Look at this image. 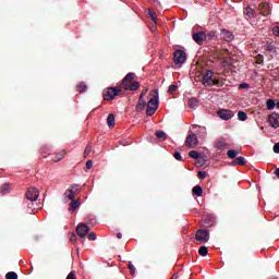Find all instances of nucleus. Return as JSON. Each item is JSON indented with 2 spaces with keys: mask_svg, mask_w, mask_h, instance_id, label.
Masks as SVG:
<instances>
[{
  "mask_svg": "<svg viewBox=\"0 0 279 279\" xmlns=\"http://www.w3.org/2000/svg\"><path fill=\"white\" fill-rule=\"evenodd\" d=\"M158 106H160L159 95H158V90H155L153 93V97L148 100L146 106L147 117H154V114H156V110H158Z\"/></svg>",
  "mask_w": 279,
  "mask_h": 279,
  "instance_id": "nucleus-1",
  "label": "nucleus"
},
{
  "mask_svg": "<svg viewBox=\"0 0 279 279\" xmlns=\"http://www.w3.org/2000/svg\"><path fill=\"white\" fill-rule=\"evenodd\" d=\"M219 78H215V72L213 70H207L203 74V86H219Z\"/></svg>",
  "mask_w": 279,
  "mask_h": 279,
  "instance_id": "nucleus-2",
  "label": "nucleus"
},
{
  "mask_svg": "<svg viewBox=\"0 0 279 279\" xmlns=\"http://www.w3.org/2000/svg\"><path fill=\"white\" fill-rule=\"evenodd\" d=\"M121 93V88L119 87H109L102 92V97L105 101H112L117 95Z\"/></svg>",
  "mask_w": 279,
  "mask_h": 279,
  "instance_id": "nucleus-3",
  "label": "nucleus"
},
{
  "mask_svg": "<svg viewBox=\"0 0 279 279\" xmlns=\"http://www.w3.org/2000/svg\"><path fill=\"white\" fill-rule=\"evenodd\" d=\"M174 64L182 65L184 62H186V52H184L182 49H178L174 51Z\"/></svg>",
  "mask_w": 279,
  "mask_h": 279,
  "instance_id": "nucleus-4",
  "label": "nucleus"
},
{
  "mask_svg": "<svg viewBox=\"0 0 279 279\" xmlns=\"http://www.w3.org/2000/svg\"><path fill=\"white\" fill-rule=\"evenodd\" d=\"M196 241H201V243H208V241H210V233L208 232V230H198L196 232Z\"/></svg>",
  "mask_w": 279,
  "mask_h": 279,
  "instance_id": "nucleus-5",
  "label": "nucleus"
},
{
  "mask_svg": "<svg viewBox=\"0 0 279 279\" xmlns=\"http://www.w3.org/2000/svg\"><path fill=\"white\" fill-rule=\"evenodd\" d=\"M147 90L148 89H143L140 95V99L135 107L137 112H143V110H145V107L147 106V102H145V99H144L145 95H147Z\"/></svg>",
  "mask_w": 279,
  "mask_h": 279,
  "instance_id": "nucleus-6",
  "label": "nucleus"
},
{
  "mask_svg": "<svg viewBox=\"0 0 279 279\" xmlns=\"http://www.w3.org/2000/svg\"><path fill=\"white\" fill-rule=\"evenodd\" d=\"M88 232H90V228L87 227L86 223L81 222L77 228H76V234L77 236H80L81 239H85L86 234H88Z\"/></svg>",
  "mask_w": 279,
  "mask_h": 279,
  "instance_id": "nucleus-7",
  "label": "nucleus"
},
{
  "mask_svg": "<svg viewBox=\"0 0 279 279\" xmlns=\"http://www.w3.org/2000/svg\"><path fill=\"white\" fill-rule=\"evenodd\" d=\"M199 143V140H197V135L190 134L186 137L185 146L190 147V149H195L197 147V144Z\"/></svg>",
  "mask_w": 279,
  "mask_h": 279,
  "instance_id": "nucleus-8",
  "label": "nucleus"
},
{
  "mask_svg": "<svg viewBox=\"0 0 279 279\" xmlns=\"http://www.w3.org/2000/svg\"><path fill=\"white\" fill-rule=\"evenodd\" d=\"M40 197V192L36 187H31L26 192V199L28 202H36Z\"/></svg>",
  "mask_w": 279,
  "mask_h": 279,
  "instance_id": "nucleus-9",
  "label": "nucleus"
},
{
  "mask_svg": "<svg viewBox=\"0 0 279 279\" xmlns=\"http://www.w3.org/2000/svg\"><path fill=\"white\" fill-rule=\"evenodd\" d=\"M218 117L223 121H230L234 117V111L230 109H221L218 111Z\"/></svg>",
  "mask_w": 279,
  "mask_h": 279,
  "instance_id": "nucleus-10",
  "label": "nucleus"
},
{
  "mask_svg": "<svg viewBox=\"0 0 279 279\" xmlns=\"http://www.w3.org/2000/svg\"><path fill=\"white\" fill-rule=\"evenodd\" d=\"M77 191H80V185L73 184L65 191L64 195L68 199H75V193H77Z\"/></svg>",
  "mask_w": 279,
  "mask_h": 279,
  "instance_id": "nucleus-11",
  "label": "nucleus"
},
{
  "mask_svg": "<svg viewBox=\"0 0 279 279\" xmlns=\"http://www.w3.org/2000/svg\"><path fill=\"white\" fill-rule=\"evenodd\" d=\"M220 38L226 43H232V40H234V35H232V33L228 29H221Z\"/></svg>",
  "mask_w": 279,
  "mask_h": 279,
  "instance_id": "nucleus-12",
  "label": "nucleus"
},
{
  "mask_svg": "<svg viewBox=\"0 0 279 279\" xmlns=\"http://www.w3.org/2000/svg\"><path fill=\"white\" fill-rule=\"evenodd\" d=\"M193 40L196 41L197 45H204V40H206V33L204 32L194 33Z\"/></svg>",
  "mask_w": 279,
  "mask_h": 279,
  "instance_id": "nucleus-13",
  "label": "nucleus"
},
{
  "mask_svg": "<svg viewBox=\"0 0 279 279\" xmlns=\"http://www.w3.org/2000/svg\"><path fill=\"white\" fill-rule=\"evenodd\" d=\"M124 90H138L141 88V83L138 82H129L123 85Z\"/></svg>",
  "mask_w": 279,
  "mask_h": 279,
  "instance_id": "nucleus-14",
  "label": "nucleus"
},
{
  "mask_svg": "<svg viewBox=\"0 0 279 279\" xmlns=\"http://www.w3.org/2000/svg\"><path fill=\"white\" fill-rule=\"evenodd\" d=\"M258 10L263 16H269V14H271V9L267 3H259Z\"/></svg>",
  "mask_w": 279,
  "mask_h": 279,
  "instance_id": "nucleus-15",
  "label": "nucleus"
},
{
  "mask_svg": "<svg viewBox=\"0 0 279 279\" xmlns=\"http://www.w3.org/2000/svg\"><path fill=\"white\" fill-rule=\"evenodd\" d=\"M268 121L270 123V126L274 128L275 130L278 129L279 126V114L278 113H272L269 116Z\"/></svg>",
  "mask_w": 279,
  "mask_h": 279,
  "instance_id": "nucleus-16",
  "label": "nucleus"
},
{
  "mask_svg": "<svg viewBox=\"0 0 279 279\" xmlns=\"http://www.w3.org/2000/svg\"><path fill=\"white\" fill-rule=\"evenodd\" d=\"M215 145H216V148L220 149V150H223V149L228 148V142L223 137H220V138L216 140Z\"/></svg>",
  "mask_w": 279,
  "mask_h": 279,
  "instance_id": "nucleus-17",
  "label": "nucleus"
},
{
  "mask_svg": "<svg viewBox=\"0 0 279 279\" xmlns=\"http://www.w3.org/2000/svg\"><path fill=\"white\" fill-rule=\"evenodd\" d=\"M217 31H210L207 34L205 33V40L210 41V40H217Z\"/></svg>",
  "mask_w": 279,
  "mask_h": 279,
  "instance_id": "nucleus-18",
  "label": "nucleus"
},
{
  "mask_svg": "<svg viewBox=\"0 0 279 279\" xmlns=\"http://www.w3.org/2000/svg\"><path fill=\"white\" fill-rule=\"evenodd\" d=\"M135 77H136V74H135L134 72H130V73L126 74V75L124 76V78L122 80V85L132 82V80H134Z\"/></svg>",
  "mask_w": 279,
  "mask_h": 279,
  "instance_id": "nucleus-19",
  "label": "nucleus"
},
{
  "mask_svg": "<svg viewBox=\"0 0 279 279\" xmlns=\"http://www.w3.org/2000/svg\"><path fill=\"white\" fill-rule=\"evenodd\" d=\"M187 106H189V108H192L193 110H195V108H197V106H199V100H197V98H190Z\"/></svg>",
  "mask_w": 279,
  "mask_h": 279,
  "instance_id": "nucleus-20",
  "label": "nucleus"
},
{
  "mask_svg": "<svg viewBox=\"0 0 279 279\" xmlns=\"http://www.w3.org/2000/svg\"><path fill=\"white\" fill-rule=\"evenodd\" d=\"M196 133L198 138H206L207 131L205 126H198Z\"/></svg>",
  "mask_w": 279,
  "mask_h": 279,
  "instance_id": "nucleus-21",
  "label": "nucleus"
},
{
  "mask_svg": "<svg viewBox=\"0 0 279 279\" xmlns=\"http://www.w3.org/2000/svg\"><path fill=\"white\" fill-rule=\"evenodd\" d=\"M192 193L196 195V197H202V193H204V190L202 189V185H195L192 190Z\"/></svg>",
  "mask_w": 279,
  "mask_h": 279,
  "instance_id": "nucleus-22",
  "label": "nucleus"
},
{
  "mask_svg": "<svg viewBox=\"0 0 279 279\" xmlns=\"http://www.w3.org/2000/svg\"><path fill=\"white\" fill-rule=\"evenodd\" d=\"M10 189H11L10 183H4V184L1 186V189H0L1 195H8V193H10Z\"/></svg>",
  "mask_w": 279,
  "mask_h": 279,
  "instance_id": "nucleus-23",
  "label": "nucleus"
},
{
  "mask_svg": "<svg viewBox=\"0 0 279 279\" xmlns=\"http://www.w3.org/2000/svg\"><path fill=\"white\" fill-rule=\"evenodd\" d=\"M233 165H239L240 167H243V165H247V160H245V157H238L233 161Z\"/></svg>",
  "mask_w": 279,
  "mask_h": 279,
  "instance_id": "nucleus-24",
  "label": "nucleus"
},
{
  "mask_svg": "<svg viewBox=\"0 0 279 279\" xmlns=\"http://www.w3.org/2000/svg\"><path fill=\"white\" fill-rule=\"evenodd\" d=\"M205 223H206V226H209V227L215 226V216H213V215L206 216Z\"/></svg>",
  "mask_w": 279,
  "mask_h": 279,
  "instance_id": "nucleus-25",
  "label": "nucleus"
},
{
  "mask_svg": "<svg viewBox=\"0 0 279 279\" xmlns=\"http://www.w3.org/2000/svg\"><path fill=\"white\" fill-rule=\"evenodd\" d=\"M114 114L110 113L107 117V125H109V128H114Z\"/></svg>",
  "mask_w": 279,
  "mask_h": 279,
  "instance_id": "nucleus-26",
  "label": "nucleus"
},
{
  "mask_svg": "<svg viewBox=\"0 0 279 279\" xmlns=\"http://www.w3.org/2000/svg\"><path fill=\"white\" fill-rule=\"evenodd\" d=\"M227 156L231 160H234V158H236V156H239V151H236L235 149H230L227 151Z\"/></svg>",
  "mask_w": 279,
  "mask_h": 279,
  "instance_id": "nucleus-27",
  "label": "nucleus"
},
{
  "mask_svg": "<svg viewBox=\"0 0 279 279\" xmlns=\"http://www.w3.org/2000/svg\"><path fill=\"white\" fill-rule=\"evenodd\" d=\"M64 156H66V151L62 150L61 153L56 155V157L52 158V160H53V162H60V160H62V158H64Z\"/></svg>",
  "mask_w": 279,
  "mask_h": 279,
  "instance_id": "nucleus-28",
  "label": "nucleus"
},
{
  "mask_svg": "<svg viewBox=\"0 0 279 279\" xmlns=\"http://www.w3.org/2000/svg\"><path fill=\"white\" fill-rule=\"evenodd\" d=\"M245 14H246V16H248V19H254L256 11L254 9H252L251 7H246Z\"/></svg>",
  "mask_w": 279,
  "mask_h": 279,
  "instance_id": "nucleus-29",
  "label": "nucleus"
},
{
  "mask_svg": "<svg viewBox=\"0 0 279 279\" xmlns=\"http://www.w3.org/2000/svg\"><path fill=\"white\" fill-rule=\"evenodd\" d=\"M148 16H150L151 21H154V23H158V15L156 14V12H154V10L148 9Z\"/></svg>",
  "mask_w": 279,
  "mask_h": 279,
  "instance_id": "nucleus-30",
  "label": "nucleus"
},
{
  "mask_svg": "<svg viewBox=\"0 0 279 279\" xmlns=\"http://www.w3.org/2000/svg\"><path fill=\"white\" fill-rule=\"evenodd\" d=\"M267 110H274L276 108V101L274 99H268L266 101Z\"/></svg>",
  "mask_w": 279,
  "mask_h": 279,
  "instance_id": "nucleus-31",
  "label": "nucleus"
},
{
  "mask_svg": "<svg viewBox=\"0 0 279 279\" xmlns=\"http://www.w3.org/2000/svg\"><path fill=\"white\" fill-rule=\"evenodd\" d=\"M72 202L70 203V210H77V208H80V204L77 203V201H75V198L71 199Z\"/></svg>",
  "mask_w": 279,
  "mask_h": 279,
  "instance_id": "nucleus-32",
  "label": "nucleus"
},
{
  "mask_svg": "<svg viewBox=\"0 0 279 279\" xmlns=\"http://www.w3.org/2000/svg\"><path fill=\"white\" fill-rule=\"evenodd\" d=\"M156 136L159 141H165L167 138V133H165V131H157Z\"/></svg>",
  "mask_w": 279,
  "mask_h": 279,
  "instance_id": "nucleus-33",
  "label": "nucleus"
},
{
  "mask_svg": "<svg viewBox=\"0 0 279 279\" xmlns=\"http://www.w3.org/2000/svg\"><path fill=\"white\" fill-rule=\"evenodd\" d=\"M238 119L239 121H247V113H245V111H239Z\"/></svg>",
  "mask_w": 279,
  "mask_h": 279,
  "instance_id": "nucleus-34",
  "label": "nucleus"
},
{
  "mask_svg": "<svg viewBox=\"0 0 279 279\" xmlns=\"http://www.w3.org/2000/svg\"><path fill=\"white\" fill-rule=\"evenodd\" d=\"M199 256H208V247L206 246H201L198 250Z\"/></svg>",
  "mask_w": 279,
  "mask_h": 279,
  "instance_id": "nucleus-35",
  "label": "nucleus"
},
{
  "mask_svg": "<svg viewBox=\"0 0 279 279\" xmlns=\"http://www.w3.org/2000/svg\"><path fill=\"white\" fill-rule=\"evenodd\" d=\"M190 158H193L194 160H198L199 159V153L197 150H191L189 153Z\"/></svg>",
  "mask_w": 279,
  "mask_h": 279,
  "instance_id": "nucleus-36",
  "label": "nucleus"
},
{
  "mask_svg": "<svg viewBox=\"0 0 279 279\" xmlns=\"http://www.w3.org/2000/svg\"><path fill=\"white\" fill-rule=\"evenodd\" d=\"M7 279H19V275L15 271H10L5 275Z\"/></svg>",
  "mask_w": 279,
  "mask_h": 279,
  "instance_id": "nucleus-37",
  "label": "nucleus"
},
{
  "mask_svg": "<svg viewBox=\"0 0 279 279\" xmlns=\"http://www.w3.org/2000/svg\"><path fill=\"white\" fill-rule=\"evenodd\" d=\"M88 87L86 86V84L84 83H81L77 85V90L78 93H85V90L87 89Z\"/></svg>",
  "mask_w": 279,
  "mask_h": 279,
  "instance_id": "nucleus-38",
  "label": "nucleus"
},
{
  "mask_svg": "<svg viewBox=\"0 0 279 279\" xmlns=\"http://www.w3.org/2000/svg\"><path fill=\"white\" fill-rule=\"evenodd\" d=\"M88 241H97V233L96 232H90L87 235Z\"/></svg>",
  "mask_w": 279,
  "mask_h": 279,
  "instance_id": "nucleus-39",
  "label": "nucleus"
},
{
  "mask_svg": "<svg viewBox=\"0 0 279 279\" xmlns=\"http://www.w3.org/2000/svg\"><path fill=\"white\" fill-rule=\"evenodd\" d=\"M207 175H208V173L206 171H198L199 180H206Z\"/></svg>",
  "mask_w": 279,
  "mask_h": 279,
  "instance_id": "nucleus-40",
  "label": "nucleus"
},
{
  "mask_svg": "<svg viewBox=\"0 0 279 279\" xmlns=\"http://www.w3.org/2000/svg\"><path fill=\"white\" fill-rule=\"evenodd\" d=\"M129 269H130V271H131V274L134 276V274H136V267H134L133 265H132V262H129Z\"/></svg>",
  "mask_w": 279,
  "mask_h": 279,
  "instance_id": "nucleus-41",
  "label": "nucleus"
},
{
  "mask_svg": "<svg viewBox=\"0 0 279 279\" xmlns=\"http://www.w3.org/2000/svg\"><path fill=\"white\" fill-rule=\"evenodd\" d=\"M178 90V85H170L168 88V93H175Z\"/></svg>",
  "mask_w": 279,
  "mask_h": 279,
  "instance_id": "nucleus-42",
  "label": "nucleus"
},
{
  "mask_svg": "<svg viewBox=\"0 0 279 279\" xmlns=\"http://www.w3.org/2000/svg\"><path fill=\"white\" fill-rule=\"evenodd\" d=\"M70 241H71V243H75L77 241V235L75 233H71Z\"/></svg>",
  "mask_w": 279,
  "mask_h": 279,
  "instance_id": "nucleus-43",
  "label": "nucleus"
},
{
  "mask_svg": "<svg viewBox=\"0 0 279 279\" xmlns=\"http://www.w3.org/2000/svg\"><path fill=\"white\" fill-rule=\"evenodd\" d=\"M173 158H175V160H182V154H180V151H175L173 154Z\"/></svg>",
  "mask_w": 279,
  "mask_h": 279,
  "instance_id": "nucleus-44",
  "label": "nucleus"
},
{
  "mask_svg": "<svg viewBox=\"0 0 279 279\" xmlns=\"http://www.w3.org/2000/svg\"><path fill=\"white\" fill-rule=\"evenodd\" d=\"M263 62H265V57H263V54H259L257 58V64H263Z\"/></svg>",
  "mask_w": 279,
  "mask_h": 279,
  "instance_id": "nucleus-45",
  "label": "nucleus"
},
{
  "mask_svg": "<svg viewBox=\"0 0 279 279\" xmlns=\"http://www.w3.org/2000/svg\"><path fill=\"white\" fill-rule=\"evenodd\" d=\"M90 155V146H87L84 151V158H87V156Z\"/></svg>",
  "mask_w": 279,
  "mask_h": 279,
  "instance_id": "nucleus-46",
  "label": "nucleus"
},
{
  "mask_svg": "<svg viewBox=\"0 0 279 279\" xmlns=\"http://www.w3.org/2000/svg\"><path fill=\"white\" fill-rule=\"evenodd\" d=\"M272 34H274V36H278L279 37V26H275L272 28Z\"/></svg>",
  "mask_w": 279,
  "mask_h": 279,
  "instance_id": "nucleus-47",
  "label": "nucleus"
},
{
  "mask_svg": "<svg viewBox=\"0 0 279 279\" xmlns=\"http://www.w3.org/2000/svg\"><path fill=\"white\" fill-rule=\"evenodd\" d=\"M239 88H241V89L250 88V84H247V83H241V84L239 85Z\"/></svg>",
  "mask_w": 279,
  "mask_h": 279,
  "instance_id": "nucleus-48",
  "label": "nucleus"
},
{
  "mask_svg": "<svg viewBox=\"0 0 279 279\" xmlns=\"http://www.w3.org/2000/svg\"><path fill=\"white\" fill-rule=\"evenodd\" d=\"M274 153L279 154V142L274 145Z\"/></svg>",
  "mask_w": 279,
  "mask_h": 279,
  "instance_id": "nucleus-49",
  "label": "nucleus"
},
{
  "mask_svg": "<svg viewBox=\"0 0 279 279\" xmlns=\"http://www.w3.org/2000/svg\"><path fill=\"white\" fill-rule=\"evenodd\" d=\"M86 169H93V160L86 162Z\"/></svg>",
  "mask_w": 279,
  "mask_h": 279,
  "instance_id": "nucleus-50",
  "label": "nucleus"
},
{
  "mask_svg": "<svg viewBox=\"0 0 279 279\" xmlns=\"http://www.w3.org/2000/svg\"><path fill=\"white\" fill-rule=\"evenodd\" d=\"M66 279H75V272L71 271V272L68 275Z\"/></svg>",
  "mask_w": 279,
  "mask_h": 279,
  "instance_id": "nucleus-51",
  "label": "nucleus"
},
{
  "mask_svg": "<svg viewBox=\"0 0 279 279\" xmlns=\"http://www.w3.org/2000/svg\"><path fill=\"white\" fill-rule=\"evenodd\" d=\"M228 64H229L228 60H223L221 61L220 66L226 68L228 66Z\"/></svg>",
  "mask_w": 279,
  "mask_h": 279,
  "instance_id": "nucleus-52",
  "label": "nucleus"
},
{
  "mask_svg": "<svg viewBox=\"0 0 279 279\" xmlns=\"http://www.w3.org/2000/svg\"><path fill=\"white\" fill-rule=\"evenodd\" d=\"M275 174H276L277 178L279 179V168L276 169Z\"/></svg>",
  "mask_w": 279,
  "mask_h": 279,
  "instance_id": "nucleus-53",
  "label": "nucleus"
},
{
  "mask_svg": "<svg viewBox=\"0 0 279 279\" xmlns=\"http://www.w3.org/2000/svg\"><path fill=\"white\" fill-rule=\"evenodd\" d=\"M117 238H118V239H123V234H122V233H118V234H117Z\"/></svg>",
  "mask_w": 279,
  "mask_h": 279,
  "instance_id": "nucleus-54",
  "label": "nucleus"
},
{
  "mask_svg": "<svg viewBox=\"0 0 279 279\" xmlns=\"http://www.w3.org/2000/svg\"><path fill=\"white\" fill-rule=\"evenodd\" d=\"M172 279H178V276H177V275H173V276H172Z\"/></svg>",
  "mask_w": 279,
  "mask_h": 279,
  "instance_id": "nucleus-55",
  "label": "nucleus"
},
{
  "mask_svg": "<svg viewBox=\"0 0 279 279\" xmlns=\"http://www.w3.org/2000/svg\"><path fill=\"white\" fill-rule=\"evenodd\" d=\"M276 107L278 108V110H279V101L276 104Z\"/></svg>",
  "mask_w": 279,
  "mask_h": 279,
  "instance_id": "nucleus-56",
  "label": "nucleus"
},
{
  "mask_svg": "<svg viewBox=\"0 0 279 279\" xmlns=\"http://www.w3.org/2000/svg\"><path fill=\"white\" fill-rule=\"evenodd\" d=\"M90 223H96V221L95 220H90Z\"/></svg>",
  "mask_w": 279,
  "mask_h": 279,
  "instance_id": "nucleus-57",
  "label": "nucleus"
}]
</instances>
